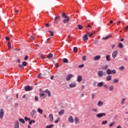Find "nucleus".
Returning a JSON list of instances; mask_svg holds the SVG:
<instances>
[{
  "instance_id": "nucleus-19",
  "label": "nucleus",
  "mask_w": 128,
  "mask_h": 128,
  "mask_svg": "<svg viewBox=\"0 0 128 128\" xmlns=\"http://www.w3.org/2000/svg\"><path fill=\"white\" fill-rule=\"evenodd\" d=\"M104 82H101L98 83V84H97V86L98 88L102 86H104Z\"/></svg>"
},
{
  "instance_id": "nucleus-54",
  "label": "nucleus",
  "mask_w": 128,
  "mask_h": 128,
  "mask_svg": "<svg viewBox=\"0 0 128 128\" xmlns=\"http://www.w3.org/2000/svg\"><path fill=\"white\" fill-rule=\"evenodd\" d=\"M55 66H56V68H58V64L56 63Z\"/></svg>"
},
{
  "instance_id": "nucleus-30",
  "label": "nucleus",
  "mask_w": 128,
  "mask_h": 128,
  "mask_svg": "<svg viewBox=\"0 0 128 128\" xmlns=\"http://www.w3.org/2000/svg\"><path fill=\"white\" fill-rule=\"evenodd\" d=\"M54 56V55L52 54H49L48 55L47 58H52Z\"/></svg>"
},
{
  "instance_id": "nucleus-64",
  "label": "nucleus",
  "mask_w": 128,
  "mask_h": 128,
  "mask_svg": "<svg viewBox=\"0 0 128 128\" xmlns=\"http://www.w3.org/2000/svg\"><path fill=\"white\" fill-rule=\"evenodd\" d=\"M55 124H58V120H56L54 121Z\"/></svg>"
},
{
  "instance_id": "nucleus-5",
  "label": "nucleus",
  "mask_w": 128,
  "mask_h": 128,
  "mask_svg": "<svg viewBox=\"0 0 128 128\" xmlns=\"http://www.w3.org/2000/svg\"><path fill=\"white\" fill-rule=\"evenodd\" d=\"M74 76V75L72 74H68L66 77V80L68 82V80H70V78H72Z\"/></svg>"
},
{
  "instance_id": "nucleus-20",
  "label": "nucleus",
  "mask_w": 128,
  "mask_h": 128,
  "mask_svg": "<svg viewBox=\"0 0 128 128\" xmlns=\"http://www.w3.org/2000/svg\"><path fill=\"white\" fill-rule=\"evenodd\" d=\"M83 40L84 41L88 40V34H84V36H83Z\"/></svg>"
},
{
  "instance_id": "nucleus-37",
  "label": "nucleus",
  "mask_w": 128,
  "mask_h": 128,
  "mask_svg": "<svg viewBox=\"0 0 128 128\" xmlns=\"http://www.w3.org/2000/svg\"><path fill=\"white\" fill-rule=\"evenodd\" d=\"M19 122H22V124H24L25 122L24 120L22 118H19Z\"/></svg>"
},
{
  "instance_id": "nucleus-1",
  "label": "nucleus",
  "mask_w": 128,
  "mask_h": 128,
  "mask_svg": "<svg viewBox=\"0 0 128 128\" xmlns=\"http://www.w3.org/2000/svg\"><path fill=\"white\" fill-rule=\"evenodd\" d=\"M98 78H102L104 76H106V72H104L102 70H100L98 72Z\"/></svg>"
},
{
  "instance_id": "nucleus-61",
  "label": "nucleus",
  "mask_w": 128,
  "mask_h": 128,
  "mask_svg": "<svg viewBox=\"0 0 128 128\" xmlns=\"http://www.w3.org/2000/svg\"><path fill=\"white\" fill-rule=\"evenodd\" d=\"M25 98V100H28V97H26V95H24L23 96H22V98Z\"/></svg>"
},
{
  "instance_id": "nucleus-16",
  "label": "nucleus",
  "mask_w": 128,
  "mask_h": 128,
  "mask_svg": "<svg viewBox=\"0 0 128 128\" xmlns=\"http://www.w3.org/2000/svg\"><path fill=\"white\" fill-rule=\"evenodd\" d=\"M104 106V102L99 100L98 103V106Z\"/></svg>"
},
{
  "instance_id": "nucleus-24",
  "label": "nucleus",
  "mask_w": 128,
  "mask_h": 128,
  "mask_svg": "<svg viewBox=\"0 0 128 128\" xmlns=\"http://www.w3.org/2000/svg\"><path fill=\"white\" fill-rule=\"evenodd\" d=\"M112 76H107L106 80L107 82H110V80H112Z\"/></svg>"
},
{
  "instance_id": "nucleus-49",
  "label": "nucleus",
  "mask_w": 128,
  "mask_h": 128,
  "mask_svg": "<svg viewBox=\"0 0 128 128\" xmlns=\"http://www.w3.org/2000/svg\"><path fill=\"white\" fill-rule=\"evenodd\" d=\"M108 124V121H106V120L103 121L102 122V124Z\"/></svg>"
},
{
  "instance_id": "nucleus-62",
  "label": "nucleus",
  "mask_w": 128,
  "mask_h": 128,
  "mask_svg": "<svg viewBox=\"0 0 128 128\" xmlns=\"http://www.w3.org/2000/svg\"><path fill=\"white\" fill-rule=\"evenodd\" d=\"M128 28V26H127L125 28L124 31H125V32H126Z\"/></svg>"
},
{
  "instance_id": "nucleus-2",
  "label": "nucleus",
  "mask_w": 128,
  "mask_h": 128,
  "mask_svg": "<svg viewBox=\"0 0 128 128\" xmlns=\"http://www.w3.org/2000/svg\"><path fill=\"white\" fill-rule=\"evenodd\" d=\"M36 111L34 110H32L30 112V116H32V118H36Z\"/></svg>"
},
{
  "instance_id": "nucleus-25",
  "label": "nucleus",
  "mask_w": 128,
  "mask_h": 128,
  "mask_svg": "<svg viewBox=\"0 0 128 128\" xmlns=\"http://www.w3.org/2000/svg\"><path fill=\"white\" fill-rule=\"evenodd\" d=\"M64 114V109H62L59 112L58 114H59V116H62V114Z\"/></svg>"
},
{
  "instance_id": "nucleus-53",
  "label": "nucleus",
  "mask_w": 128,
  "mask_h": 128,
  "mask_svg": "<svg viewBox=\"0 0 128 128\" xmlns=\"http://www.w3.org/2000/svg\"><path fill=\"white\" fill-rule=\"evenodd\" d=\"M92 110V112H98V109H96V108H94Z\"/></svg>"
},
{
  "instance_id": "nucleus-60",
  "label": "nucleus",
  "mask_w": 128,
  "mask_h": 128,
  "mask_svg": "<svg viewBox=\"0 0 128 128\" xmlns=\"http://www.w3.org/2000/svg\"><path fill=\"white\" fill-rule=\"evenodd\" d=\"M116 46V44H112V50H114V47Z\"/></svg>"
},
{
  "instance_id": "nucleus-8",
  "label": "nucleus",
  "mask_w": 128,
  "mask_h": 128,
  "mask_svg": "<svg viewBox=\"0 0 128 128\" xmlns=\"http://www.w3.org/2000/svg\"><path fill=\"white\" fill-rule=\"evenodd\" d=\"M118 50L114 51L112 54V56L113 58H116V54H118Z\"/></svg>"
},
{
  "instance_id": "nucleus-27",
  "label": "nucleus",
  "mask_w": 128,
  "mask_h": 128,
  "mask_svg": "<svg viewBox=\"0 0 128 128\" xmlns=\"http://www.w3.org/2000/svg\"><path fill=\"white\" fill-rule=\"evenodd\" d=\"M118 48H124V44L122 42H120L118 45Z\"/></svg>"
},
{
  "instance_id": "nucleus-50",
  "label": "nucleus",
  "mask_w": 128,
  "mask_h": 128,
  "mask_svg": "<svg viewBox=\"0 0 128 128\" xmlns=\"http://www.w3.org/2000/svg\"><path fill=\"white\" fill-rule=\"evenodd\" d=\"M22 66H26L27 64V63L26 62H23L22 63Z\"/></svg>"
},
{
  "instance_id": "nucleus-11",
  "label": "nucleus",
  "mask_w": 128,
  "mask_h": 128,
  "mask_svg": "<svg viewBox=\"0 0 128 128\" xmlns=\"http://www.w3.org/2000/svg\"><path fill=\"white\" fill-rule=\"evenodd\" d=\"M108 88L110 92H112L114 90V85H111L108 86Z\"/></svg>"
},
{
  "instance_id": "nucleus-6",
  "label": "nucleus",
  "mask_w": 128,
  "mask_h": 128,
  "mask_svg": "<svg viewBox=\"0 0 128 128\" xmlns=\"http://www.w3.org/2000/svg\"><path fill=\"white\" fill-rule=\"evenodd\" d=\"M4 110L0 109V118L2 120L4 118Z\"/></svg>"
},
{
  "instance_id": "nucleus-55",
  "label": "nucleus",
  "mask_w": 128,
  "mask_h": 128,
  "mask_svg": "<svg viewBox=\"0 0 128 128\" xmlns=\"http://www.w3.org/2000/svg\"><path fill=\"white\" fill-rule=\"evenodd\" d=\"M94 96H95L94 94H92V100H93V98H94Z\"/></svg>"
},
{
  "instance_id": "nucleus-31",
  "label": "nucleus",
  "mask_w": 128,
  "mask_h": 128,
  "mask_svg": "<svg viewBox=\"0 0 128 128\" xmlns=\"http://www.w3.org/2000/svg\"><path fill=\"white\" fill-rule=\"evenodd\" d=\"M78 30H82L84 28V26H82L81 24H78Z\"/></svg>"
},
{
  "instance_id": "nucleus-29",
  "label": "nucleus",
  "mask_w": 128,
  "mask_h": 128,
  "mask_svg": "<svg viewBox=\"0 0 128 128\" xmlns=\"http://www.w3.org/2000/svg\"><path fill=\"white\" fill-rule=\"evenodd\" d=\"M106 74H112V70H110V69H108L106 70Z\"/></svg>"
},
{
  "instance_id": "nucleus-4",
  "label": "nucleus",
  "mask_w": 128,
  "mask_h": 128,
  "mask_svg": "<svg viewBox=\"0 0 128 128\" xmlns=\"http://www.w3.org/2000/svg\"><path fill=\"white\" fill-rule=\"evenodd\" d=\"M32 90V87L28 86L24 87L25 92H30V90Z\"/></svg>"
},
{
  "instance_id": "nucleus-46",
  "label": "nucleus",
  "mask_w": 128,
  "mask_h": 128,
  "mask_svg": "<svg viewBox=\"0 0 128 128\" xmlns=\"http://www.w3.org/2000/svg\"><path fill=\"white\" fill-rule=\"evenodd\" d=\"M115 122H112L111 124H109V126L110 128H112V126H114V124Z\"/></svg>"
},
{
  "instance_id": "nucleus-7",
  "label": "nucleus",
  "mask_w": 128,
  "mask_h": 128,
  "mask_svg": "<svg viewBox=\"0 0 128 128\" xmlns=\"http://www.w3.org/2000/svg\"><path fill=\"white\" fill-rule=\"evenodd\" d=\"M70 88H76V83L74 82H72L70 84H69Z\"/></svg>"
},
{
  "instance_id": "nucleus-63",
  "label": "nucleus",
  "mask_w": 128,
  "mask_h": 128,
  "mask_svg": "<svg viewBox=\"0 0 128 128\" xmlns=\"http://www.w3.org/2000/svg\"><path fill=\"white\" fill-rule=\"evenodd\" d=\"M40 58H44V54H42L40 56Z\"/></svg>"
},
{
  "instance_id": "nucleus-52",
  "label": "nucleus",
  "mask_w": 128,
  "mask_h": 128,
  "mask_svg": "<svg viewBox=\"0 0 128 128\" xmlns=\"http://www.w3.org/2000/svg\"><path fill=\"white\" fill-rule=\"evenodd\" d=\"M28 56H26L24 58V60H28Z\"/></svg>"
},
{
  "instance_id": "nucleus-14",
  "label": "nucleus",
  "mask_w": 128,
  "mask_h": 128,
  "mask_svg": "<svg viewBox=\"0 0 128 128\" xmlns=\"http://www.w3.org/2000/svg\"><path fill=\"white\" fill-rule=\"evenodd\" d=\"M46 94L44 93H41L40 94V98H46Z\"/></svg>"
},
{
  "instance_id": "nucleus-41",
  "label": "nucleus",
  "mask_w": 128,
  "mask_h": 128,
  "mask_svg": "<svg viewBox=\"0 0 128 128\" xmlns=\"http://www.w3.org/2000/svg\"><path fill=\"white\" fill-rule=\"evenodd\" d=\"M126 101V98H123L122 100L121 104H124V102Z\"/></svg>"
},
{
  "instance_id": "nucleus-32",
  "label": "nucleus",
  "mask_w": 128,
  "mask_h": 128,
  "mask_svg": "<svg viewBox=\"0 0 128 128\" xmlns=\"http://www.w3.org/2000/svg\"><path fill=\"white\" fill-rule=\"evenodd\" d=\"M36 120H30L29 121V124H35Z\"/></svg>"
},
{
  "instance_id": "nucleus-45",
  "label": "nucleus",
  "mask_w": 128,
  "mask_h": 128,
  "mask_svg": "<svg viewBox=\"0 0 128 128\" xmlns=\"http://www.w3.org/2000/svg\"><path fill=\"white\" fill-rule=\"evenodd\" d=\"M74 52H78V48L74 47Z\"/></svg>"
},
{
  "instance_id": "nucleus-51",
  "label": "nucleus",
  "mask_w": 128,
  "mask_h": 128,
  "mask_svg": "<svg viewBox=\"0 0 128 128\" xmlns=\"http://www.w3.org/2000/svg\"><path fill=\"white\" fill-rule=\"evenodd\" d=\"M108 65H106V66H104V70H108Z\"/></svg>"
},
{
  "instance_id": "nucleus-33",
  "label": "nucleus",
  "mask_w": 128,
  "mask_h": 128,
  "mask_svg": "<svg viewBox=\"0 0 128 128\" xmlns=\"http://www.w3.org/2000/svg\"><path fill=\"white\" fill-rule=\"evenodd\" d=\"M62 62H64L65 64H68V59L64 58L63 59Z\"/></svg>"
},
{
  "instance_id": "nucleus-48",
  "label": "nucleus",
  "mask_w": 128,
  "mask_h": 128,
  "mask_svg": "<svg viewBox=\"0 0 128 128\" xmlns=\"http://www.w3.org/2000/svg\"><path fill=\"white\" fill-rule=\"evenodd\" d=\"M86 56H83L82 60H84V62L86 60Z\"/></svg>"
},
{
  "instance_id": "nucleus-58",
  "label": "nucleus",
  "mask_w": 128,
  "mask_h": 128,
  "mask_svg": "<svg viewBox=\"0 0 128 128\" xmlns=\"http://www.w3.org/2000/svg\"><path fill=\"white\" fill-rule=\"evenodd\" d=\"M104 88H108V86L106 84H103Z\"/></svg>"
},
{
  "instance_id": "nucleus-10",
  "label": "nucleus",
  "mask_w": 128,
  "mask_h": 128,
  "mask_svg": "<svg viewBox=\"0 0 128 128\" xmlns=\"http://www.w3.org/2000/svg\"><path fill=\"white\" fill-rule=\"evenodd\" d=\"M68 120L70 122H74V118H72V116H70L68 118Z\"/></svg>"
},
{
  "instance_id": "nucleus-15",
  "label": "nucleus",
  "mask_w": 128,
  "mask_h": 128,
  "mask_svg": "<svg viewBox=\"0 0 128 128\" xmlns=\"http://www.w3.org/2000/svg\"><path fill=\"white\" fill-rule=\"evenodd\" d=\"M100 60V55L96 56L94 58V60Z\"/></svg>"
},
{
  "instance_id": "nucleus-26",
  "label": "nucleus",
  "mask_w": 128,
  "mask_h": 128,
  "mask_svg": "<svg viewBox=\"0 0 128 128\" xmlns=\"http://www.w3.org/2000/svg\"><path fill=\"white\" fill-rule=\"evenodd\" d=\"M112 38V35H109V36H106V37H104L102 38V39L106 40H108V38Z\"/></svg>"
},
{
  "instance_id": "nucleus-36",
  "label": "nucleus",
  "mask_w": 128,
  "mask_h": 128,
  "mask_svg": "<svg viewBox=\"0 0 128 128\" xmlns=\"http://www.w3.org/2000/svg\"><path fill=\"white\" fill-rule=\"evenodd\" d=\"M86 34H87V36H90H90H92V34H94L92 33H90V32H87Z\"/></svg>"
},
{
  "instance_id": "nucleus-43",
  "label": "nucleus",
  "mask_w": 128,
  "mask_h": 128,
  "mask_svg": "<svg viewBox=\"0 0 128 128\" xmlns=\"http://www.w3.org/2000/svg\"><path fill=\"white\" fill-rule=\"evenodd\" d=\"M119 70H124V66H121L119 67Z\"/></svg>"
},
{
  "instance_id": "nucleus-13",
  "label": "nucleus",
  "mask_w": 128,
  "mask_h": 128,
  "mask_svg": "<svg viewBox=\"0 0 128 128\" xmlns=\"http://www.w3.org/2000/svg\"><path fill=\"white\" fill-rule=\"evenodd\" d=\"M15 128H20V124L18 120H16L15 122Z\"/></svg>"
},
{
  "instance_id": "nucleus-56",
  "label": "nucleus",
  "mask_w": 128,
  "mask_h": 128,
  "mask_svg": "<svg viewBox=\"0 0 128 128\" xmlns=\"http://www.w3.org/2000/svg\"><path fill=\"white\" fill-rule=\"evenodd\" d=\"M6 40H10V37L6 36Z\"/></svg>"
},
{
  "instance_id": "nucleus-34",
  "label": "nucleus",
  "mask_w": 128,
  "mask_h": 128,
  "mask_svg": "<svg viewBox=\"0 0 128 128\" xmlns=\"http://www.w3.org/2000/svg\"><path fill=\"white\" fill-rule=\"evenodd\" d=\"M111 74H116V70H111Z\"/></svg>"
},
{
  "instance_id": "nucleus-12",
  "label": "nucleus",
  "mask_w": 128,
  "mask_h": 128,
  "mask_svg": "<svg viewBox=\"0 0 128 128\" xmlns=\"http://www.w3.org/2000/svg\"><path fill=\"white\" fill-rule=\"evenodd\" d=\"M82 76H78L77 81L78 82H82Z\"/></svg>"
},
{
  "instance_id": "nucleus-38",
  "label": "nucleus",
  "mask_w": 128,
  "mask_h": 128,
  "mask_svg": "<svg viewBox=\"0 0 128 128\" xmlns=\"http://www.w3.org/2000/svg\"><path fill=\"white\" fill-rule=\"evenodd\" d=\"M8 49L9 50L10 49V48H12V44H10V41L8 42Z\"/></svg>"
},
{
  "instance_id": "nucleus-9",
  "label": "nucleus",
  "mask_w": 128,
  "mask_h": 128,
  "mask_svg": "<svg viewBox=\"0 0 128 128\" xmlns=\"http://www.w3.org/2000/svg\"><path fill=\"white\" fill-rule=\"evenodd\" d=\"M60 16H57L55 17L54 19V22L55 24H58V20H60Z\"/></svg>"
},
{
  "instance_id": "nucleus-35",
  "label": "nucleus",
  "mask_w": 128,
  "mask_h": 128,
  "mask_svg": "<svg viewBox=\"0 0 128 128\" xmlns=\"http://www.w3.org/2000/svg\"><path fill=\"white\" fill-rule=\"evenodd\" d=\"M110 55H108L107 56H106V60L107 62H110Z\"/></svg>"
},
{
  "instance_id": "nucleus-17",
  "label": "nucleus",
  "mask_w": 128,
  "mask_h": 128,
  "mask_svg": "<svg viewBox=\"0 0 128 128\" xmlns=\"http://www.w3.org/2000/svg\"><path fill=\"white\" fill-rule=\"evenodd\" d=\"M49 118L50 122H54V116H52V114H50L49 115Z\"/></svg>"
},
{
  "instance_id": "nucleus-21",
  "label": "nucleus",
  "mask_w": 128,
  "mask_h": 128,
  "mask_svg": "<svg viewBox=\"0 0 128 128\" xmlns=\"http://www.w3.org/2000/svg\"><path fill=\"white\" fill-rule=\"evenodd\" d=\"M74 122L76 124H80V120H78V117H76L74 118Z\"/></svg>"
},
{
  "instance_id": "nucleus-28",
  "label": "nucleus",
  "mask_w": 128,
  "mask_h": 128,
  "mask_svg": "<svg viewBox=\"0 0 128 128\" xmlns=\"http://www.w3.org/2000/svg\"><path fill=\"white\" fill-rule=\"evenodd\" d=\"M37 112H39V114H42V110L40 108H38L37 109Z\"/></svg>"
},
{
  "instance_id": "nucleus-22",
  "label": "nucleus",
  "mask_w": 128,
  "mask_h": 128,
  "mask_svg": "<svg viewBox=\"0 0 128 128\" xmlns=\"http://www.w3.org/2000/svg\"><path fill=\"white\" fill-rule=\"evenodd\" d=\"M44 92H46V94H48V96H52V93L50 92V91L46 90Z\"/></svg>"
},
{
  "instance_id": "nucleus-39",
  "label": "nucleus",
  "mask_w": 128,
  "mask_h": 128,
  "mask_svg": "<svg viewBox=\"0 0 128 128\" xmlns=\"http://www.w3.org/2000/svg\"><path fill=\"white\" fill-rule=\"evenodd\" d=\"M54 127V124H50L49 126H46V128H52Z\"/></svg>"
},
{
  "instance_id": "nucleus-57",
  "label": "nucleus",
  "mask_w": 128,
  "mask_h": 128,
  "mask_svg": "<svg viewBox=\"0 0 128 128\" xmlns=\"http://www.w3.org/2000/svg\"><path fill=\"white\" fill-rule=\"evenodd\" d=\"M34 98H35V100H36V101L38 100V96H36L34 97Z\"/></svg>"
},
{
  "instance_id": "nucleus-47",
  "label": "nucleus",
  "mask_w": 128,
  "mask_h": 128,
  "mask_svg": "<svg viewBox=\"0 0 128 128\" xmlns=\"http://www.w3.org/2000/svg\"><path fill=\"white\" fill-rule=\"evenodd\" d=\"M24 120H26V121L29 120V122H30V118H28V117H25L24 118Z\"/></svg>"
},
{
  "instance_id": "nucleus-23",
  "label": "nucleus",
  "mask_w": 128,
  "mask_h": 128,
  "mask_svg": "<svg viewBox=\"0 0 128 128\" xmlns=\"http://www.w3.org/2000/svg\"><path fill=\"white\" fill-rule=\"evenodd\" d=\"M62 18H70L68 17V16H66V14L65 12H63L62 14Z\"/></svg>"
},
{
  "instance_id": "nucleus-3",
  "label": "nucleus",
  "mask_w": 128,
  "mask_h": 128,
  "mask_svg": "<svg viewBox=\"0 0 128 128\" xmlns=\"http://www.w3.org/2000/svg\"><path fill=\"white\" fill-rule=\"evenodd\" d=\"M106 116V113H99L96 115L97 118H102V116Z\"/></svg>"
},
{
  "instance_id": "nucleus-42",
  "label": "nucleus",
  "mask_w": 128,
  "mask_h": 128,
  "mask_svg": "<svg viewBox=\"0 0 128 128\" xmlns=\"http://www.w3.org/2000/svg\"><path fill=\"white\" fill-rule=\"evenodd\" d=\"M48 32H50V36H54V32H52V31L50 30V31H48Z\"/></svg>"
},
{
  "instance_id": "nucleus-44",
  "label": "nucleus",
  "mask_w": 128,
  "mask_h": 128,
  "mask_svg": "<svg viewBox=\"0 0 128 128\" xmlns=\"http://www.w3.org/2000/svg\"><path fill=\"white\" fill-rule=\"evenodd\" d=\"M30 40H36V38L34 36H31L30 38Z\"/></svg>"
},
{
  "instance_id": "nucleus-18",
  "label": "nucleus",
  "mask_w": 128,
  "mask_h": 128,
  "mask_svg": "<svg viewBox=\"0 0 128 128\" xmlns=\"http://www.w3.org/2000/svg\"><path fill=\"white\" fill-rule=\"evenodd\" d=\"M68 22H70V18H66L63 20V22H64V24H68Z\"/></svg>"
},
{
  "instance_id": "nucleus-40",
  "label": "nucleus",
  "mask_w": 128,
  "mask_h": 128,
  "mask_svg": "<svg viewBox=\"0 0 128 128\" xmlns=\"http://www.w3.org/2000/svg\"><path fill=\"white\" fill-rule=\"evenodd\" d=\"M112 82H114V84H117L118 82V79H114L113 81Z\"/></svg>"
},
{
  "instance_id": "nucleus-59",
  "label": "nucleus",
  "mask_w": 128,
  "mask_h": 128,
  "mask_svg": "<svg viewBox=\"0 0 128 128\" xmlns=\"http://www.w3.org/2000/svg\"><path fill=\"white\" fill-rule=\"evenodd\" d=\"M83 66H84V64H82L81 65H80L78 66V68H82Z\"/></svg>"
}]
</instances>
